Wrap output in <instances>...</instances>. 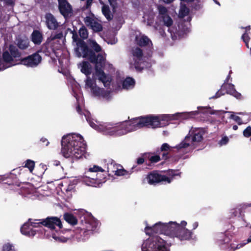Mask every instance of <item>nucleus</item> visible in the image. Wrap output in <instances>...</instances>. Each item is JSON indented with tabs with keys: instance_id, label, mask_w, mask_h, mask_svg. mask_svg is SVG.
Instances as JSON below:
<instances>
[{
	"instance_id": "f257e3e1",
	"label": "nucleus",
	"mask_w": 251,
	"mask_h": 251,
	"mask_svg": "<svg viewBox=\"0 0 251 251\" xmlns=\"http://www.w3.org/2000/svg\"><path fill=\"white\" fill-rule=\"evenodd\" d=\"M86 119L90 126L96 130L106 135L114 137L120 136L144 126L153 128L159 127L161 124L159 116L149 115L132 119L129 121H125L120 124L105 123L97 125L88 116Z\"/></svg>"
},
{
	"instance_id": "f03ea898",
	"label": "nucleus",
	"mask_w": 251,
	"mask_h": 251,
	"mask_svg": "<svg viewBox=\"0 0 251 251\" xmlns=\"http://www.w3.org/2000/svg\"><path fill=\"white\" fill-rule=\"evenodd\" d=\"M61 152L65 158L77 160L82 157L86 150V144L83 137L78 134L64 136L61 140Z\"/></svg>"
},
{
	"instance_id": "7ed1b4c3",
	"label": "nucleus",
	"mask_w": 251,
	"mask_h": 251,
	"mask_svg": "<svg viewBox=\"0 0 251 251\" xmlns=\"http://www.w3.org/2000/svg\"><path fill=\"white\" fill-rule=\"evenodd\" d=\"M40 223L42 225L51 230H54L56 227L61 229L60 233H62L65 236H56L55 234H53L52 237L56 240H58L62 242H66L68 240L75 238L78 242L83 240L82 234H84L86 232L84 228H77L75 230L63 229V225L60 219L55 216H48L45 219H43Z\"/></svg>"
},
{
	"instance_id": "20e7f679",
	"label": "nucleus",
	"mask_w": 251,
	"mask_h": 251,
	"mask_svg": "<svg viewBox=\"0 0 251 251\" xmlns=\"http://www.w3.org/2000/svg\"><path fill=\"white\" fill-rule=\"evenodd\" d=\"M72 33L73 40L76 45L75 48V52L77 57H82L93 63L97 62L98 60L100 62L103 60V57L100 54L95 56V53L89 48L86 43L78 37L76 31H74Z\"/></svg>"
},
{
	"instance_id": "39448f33",
	"label": "nucleus",
	"mask_w": 251,
	"mask_h": 251,
	"mask_svg": "<svg viewBox=\"0 0 251 251\" xmlns=\"http://www.w3.org/2000/svg\"><path fill=\"white\" fill-rule=\"evenodd\" d=\"M89 48L94 51L95 56L100 54L103 57V60L101 62L98 60L96 63H91L95 64V75L98 77V79L102 82L104 87H109L111 80L107 76L103 71L105 58L102 53H100L101 50V47L96 41H92L90 48Z\"/></svg>"
},
{
	"instance_id": "423d86ee",
	"label": "nucleus",
	"mask_w": 251,
	"mask_h": 251,
	"mask_svg": "<svg viewBox=\"0 0 251 251\" xmlns=\"http://www.w3.org/2000/svg\"><path fill=\"white\" fill-rule=\"evenodd\" d=\"M105 171L101 167L94 165L85 172L83 181L86 185L93 187H100V185L105 181Z\"/></svg>"
},
{
	"instance_id": "0eeeda50",
	"label": "nucleus",
	"mask_w": 251,
	"mask_h": 251,
	"mask_svg": "<svg viewBox=\"0 0 251 251\" xmlns=\"http://www.w3.org/2000/svg\"><path fill=\"white\" fill-rule=\"evenodd\" d=\"M142 251H170L167 242L158 236H152L144 241Z\"/></svg>"
},
{
	"instance_id": "6e6552de",
	"label": "nucleus",
	"mask_w": 251,
	"mask_h": 251,
	"mask_svg": "<svg viewBox=\"0 0 251 251\" xmlns=\"http://www.w3.org/2000/svg\"><path fill=\"white\" fill-rule=\"evenodd\" d=\"M203 139L202 133L199 130H196L192 133V134L187 135L184 140L179 144L177 145L175 148L178 151H180L183 149H186L190 146V142L194 144L195 143L201 142Z\"/></svg>"
},
{
	"instance_id": "1a4fd4ad",
	"label": "nucleus",
	"mask_w": 251,
	"mask_h": 251,
	"mask_svg": "<svg viewBox=\"0 0 251 251\" xmlns=\"http://www.w3.org/2000/svg\"><path fill=\"white\" fill-rule=\"evenodd\" d=\"M21 55V53L18 48L15 46L10 44L7 50L5 49L3 50L2 63L7 66V64L14 61V58H19Z\"/></svg>"
},
{
	"instance_id": "9d476101",
	"label": "nucleus",
	"mask_w": 251,
	"mask_h": 251,
	"mask_svg": "<svg viewBox=\"0 0 251 251\" xmlns=\"http://www.w3.org/2000/svg\"><path fill=\"white\" fill-rule=\"evenodd\" d=\"M146 179L149 184L153 185L161 182H166L168 183H170L172 180V179L166 176L160 174L158 171H152L149 173Z\"/></svg>"
},
{
	"instance_id": "9b49d317",
	"label": "nucleus",
	"mask_w": 251,
	"mask_h": 251,
	"mask_svg": "<svg viewBox=\"0 0 251 251\" xmlns=\"http://www.w3.org/2000/svg\"><path fill=\"white\" fill-rule=\"evenodd\" d=\"M41 61V56L38 53V52H36L26 57L22 58L20 59V63L28 67L34 68L37 67Z\"/></svg>"
},
{
	"instance_id": "f8f14e48",
	"label": "nucleus",
	"mask_w": 251,
	"mask_h": 251,
	"mask_svg": "<svg viewBox=\"0 0 251 251\" xmlns=\"http://www.w3.org/2000/svg\"><path fill=\"white\" fill-rule=\"evenodd\" d=\"M58 10L63 17L67 19L71 17L73 13L72 6L67 0H57Z\"/></svg>"
},
{
	"instance_id": "ddd939ff",
	"label": "nucleus",
	"mask_w": 251,
	"mask_h": 251,
	"mask_svg": "<svg viewBox=\"0 0 251 251\" xmlns=\"http://www.w3.org/2000/svg\"><path fill=\"white\" fill-rule=\"evenodd\" d=\"M131 52L134 61V65L135 69L138 71H142L143 69V67L141 66L143 63V50L138 47H133Z\"/></svg>"
},
{
	"instance_id": "4468645a",
	"label": "nucleus",
	"mask_w": 251,
	"mask_h": 251,
	"mask_svg": "<svg viewBox=\"0 0 251 251\" xmlns=\"http://www.w3.org/2000/svg\"><path fill=\"white\" fill-rule=\"evenodd\" d=\"M165 227L166 223L159 222L155 224L152 226H147L145 230L146 234L149 235L157 233L165 234Z\"/></svg>"
},
{
	"instance_id": "2eb2a0df",
	"label": "nucleus",
	"mask_w": 251,
	"mask_h": 251,
	"mask_svg": "<svg viewBox=\"0 0 251 251\" xmlns=\"http://www.w3.org/2000/svg\"><path fill=\"white\" fill-rule=\"evenodd\" d=\"M45 19L46 25L49 29L56 30L60 26L59 23L51 13H47L45 15Z\"/></svg>"
},
{
	"instance_id": "dca6fc26",
	"label": "nucleus",
	"mask_w": 251,
	"mask_h": 251,
	"mask_svg": "<svg viewBox=\"0 0 251 251\" xmlns=\"http://www.w3.org/2000/svg\"><path fill=\"white\" fill-rule=\"evenodd\" d=\"M235 90L234 85L231 83L223 84L221 89L218 90L215 95L210 99H217L224 95L225 93L231 95Z\"/></svg>"
},
{
	"instance_id": "f3484780",
	"label": "nucleus",
	"mask_w": 251,
	"mask_h": 251,
	"mask_svg": "<svg viewBox=\"0 0 251 251\" xmlns=\"http://www.w3.org/2000/svg\"><path fill=\"white\" fill-rule=\"evenodd\" d=\"M193 232L186 228L179 226L176 237L180 241H189L193 239Z\"/></svg>"
},
{
	"instance_id": "a211bd4d",
	"label": "nucleus",
	"mask_w": 251,
	"mask_h": 251,
	"mask_svg": "<svg viewBox=\"0 0 251 251\" xmlns=\"http://www.w3.org/2000/svg\"><path fill=\"white\" fill-rule=\"evenodd\" d=\"M165 235L172 237H176L179 226L176 222H169L166 223Z\"/></svg>"
},
{
	"instance_id": "6ab92c4d",
	"label": "nucleus",
	"mask_w": 251,
	"mask_h": 251,
	"mask_svg": "<svg viewBox=\"0 0 251 251\" xmlns=\"http://www.w3.org/2000/svg\"><path fill=\"white\" fill-rule=\"evenodd\" d=\"M84 22L87 26H90L95 32H98L102 30V25L92 17L87 16L84 19Z\"/></svg>"
},
{
	"instance_id": "aec40b11",
	"label": "nucleus",
	"mask_w": 251,
	"mask_h": 251,
	"mask_svg": "<svg viewBox=\"0 0 251 251\" xmlns=\"http://www.w3.org/2000/svg\"><path fill=\"white\" fill-rule=\"evenodd\" d=\"M31 220V219H29L21 227V232L23 235L30 237L34 236L36 234V231L32 228L30 224Z\"/></svg>"
},
{
	"instance_id": "412c9836",
	"label": "nucleus",
	"mask_w": 251,
	"mask_h": 251,
	"mask_svg": "<svg viewBox=\"0 0 251 251\" xmlns=\"http://www.w3.org/2000/svg\"><path fill=\"white\" fill-rule=\"evenodd\" d=\"M30 39L34 44L40 45L44 40L43 34L42 31L34 29L31 34Z\"/></svg>"
},
{
	"instance_id": "4be33fe9",
	"label": "nucleus",
	"mask_w": 251,
	"mask_h": 251,
	"mask_svg": "<svg viewBox=\"0 0 251 251\" xmlns=\"http://www.w3.org/2000/svg\"><path fill=\"white\" fill-rule=\"evenodd\" d=\"M135 41L140 47H146L149 45L150 43H151V40L145 35L136 36Z\"/></svg>"
},
{
	"instance_id": "5701e85b",
	"label": "nucleus",
	"mask_w": 251,
	"mask_h": 251,
	"mask_svg": "<svg viewBox=\"0 0 251 251\" xmlns=\"http://www.w3.org/2000/svg\"><path fill=\"white\" fill-rule=\"evenodd\" d=\"M29 39L26 37H20L17 39V46L22 50L27 49L29 46Z\"/></svg>"
},
{
	"instance_id": "b1692460",
	"label": "nucleus",
	"mask_w": 251,
	"mask_h": 251,
	"mask_svg": "<svg viewBox=\"0 0 251 251\" xmlns=\"http://www.w3.org/2000/svg\"><path fill=\"white\" fill-rule=\"evenodd\" d=\"M160 154H158L156 152V154L154 153H149L148 154H145L147 156L148 155V158L149 160V162H146V164L148 166H151V164H154L159 162L161 160V157L159 155Z\"/></svg>"
},
{
	"instance_id": "393cba45",
	"label": "nucleus",
	"mask_w": 251,
	"mask_h": 251,
	"mask_svg": "<svg viewBox=\"0 0 251 251\" xmlns=\"http://www.w3.org/2000/svg\"><path fill=\"white\" fill-rule=\"evenodd\" d=\"M81 72L86 76L90 75L92 71V67L88 61H84L81 63Z\"/></svg>"
},
{
	"instance_id": "a878e982",
	"label": "nucleus",
	"mask_w": 251,
	"mask_h": 251,
	"mask_svg": "<svg viewBox=\"0 0 251 251\" xmlns=\"http://www.w3.org/2000/svg\"><path fill=\"white\" fill-rule=\"evenodd\" d=\"M64 219L69 224L72 226H74L77 224V219L76 218L72 213H65L63 215Z\"/></svg>"
},
{
	"instance_id": "bb28decb",
	"label": "nucleus",
	"mask_w": 251,
	"mask_h": 251,
	"mask_svg": "<svg viewBox=\"0 0 251 251\" xmlns=\"http://www.w3.org/2000/svg\"><path fill=\"white\" fill-rule=\"evenodd\" d=\"M93 94L95 96H102L105 97L107 95V92L103 89L100 88L95 85L93 88L91 89Z\"/></svg>"
},
{
	"instance_id": "cd10ccee",
	"label": "nucleus",
	"mask_w": 251,
	"mask_h": 251,
	"mask_svg": "<svg viewBox=\"0 0 251 251\" xmlns=\"http://www.w3.org/2000/svg\"><path fill=\"white\" fill-rule=\"evenodd\" d=\"M101 11L102 14L105 16L106 19L110 21L113 19V15L111 13L109 7L107 5H103L102 6Z\"/></svg>"
},
{
	"instance_id": "c85d7f7f",
	"label": "nucleus",
	"mask_w": 251,
	"mask_h": 251,
	"mask_svg": "<svg viewBox=\"0 0 251 251\" xmlns=\"http://www.w3.org/2000/svg\"><path fill=\"white\" fill-rule=\"evenodd\" d=\"M135 85V80L133 78L128 77H126L123 82L122 86L124 89H129L133 87Z\"/></svg>"
},
{
	"instance_id": "c756f323",
	"label": "nucleus",
	"mask_w": 251,
	"mask_h": 251,
	"mask_svg": "<svg viewBox=\"0 0 251 251\" xmlns=\"http://www.w3.org/2000/svg\"><path fill=\"white\" fill-rule=\"evenodd\" d=\"M160 21L162 22L164 24V25L167 27L171 26L173 24L172 19L168 14L164 16H160Z\"/></svg>"
},
{
	"instance_id": "7c9ffc66",
	"label": "nucleus",
	"mask_w": 251,
	"mask_h": 251,
	"mask_svg": "<svg viewBox=\"0 0 251 251\" xmlns=\"http://www.w3.org/2000/svg\"><path fill=\"white\" fill-rule=\"evenodd\" d=\"M36 52H38V53L39 54L40 52L43 53L45 54L46 56H50V50L49 48V44L48 43H45L43 44L40 50H37Z\"/></svg>"
},
{
	"instance_id": "2f4dec72",
	"label": "nucleus",
	"mask_w": 251,
	"mask_h": 251,
	"mask_svg": "<svg viewBox=\"0 0 251 251\" xmlns=\"http://www.w3.org/2000/svg\"><path fill=\"white\" fill-rule=\"evenodd\" d=\"M220 244H225L228 243L231 239L226 234L221 233L219 235L218 239Z\"/></svg>"
},
{
	"instance_id": "473e14b6",
	"label": "nucleus",
	"mask_w": 251,
	"mask_h": 251,
	"mask_svg": "<svg viewBox=\"0 0 251 251\" xmlns=\"http://www.w3.org/2000/svg\"><path fill=\"white\" fill-rule=\"evenodd\" d=\"M78 33L80 38H82L81 39L83 40L88 38V32L87 28L84 25L80 28Z\"/></svg>"
},
{
	"instance_id": "72a5a7b5",
	"label": "nucleus",
	"mask_w": 251,
	"mask_h": 251,
	"mask_svg": "<svg viewBox=\"0 0 251 251\" xmlns=\"http://www.w3.org/2000/svg\"><path fill=\"white\" fill-rule=\"evenodd\" d=\"M0 183L3 184H7L11 185L13 184L12 180L8 176H0Z\"/></svg>"
},
{
	"instance_id": "f704fd0d",
	"label": "nucleus",
	"mask_w": 251,
	"mask_h": 251,
	"mask_svg": "<svg viewBox=\"0 0 251 251\" xmlns=\"http://www.w3.org/2000/svg\"><path fill=\"white\" fill-rule=\"evenodd\" d=\"M34 166H35L34 161H33L31 160H30V159L27 160L25 162V165L24 166V167L27 168L29 169L30 172H31V173L32 172V171L34 168Z\"/></svg>"
},
{
	"instance_id": "c9c22d12",
	"label": "nucleus",
	"mask_w": 251,
	"mask_h": 251,
	"mask_svg": "<svg viewBox=\"0 0 251 251\" xmlns=\"http://www.w3.org/2000/svg\"><path fill=\"white\" fill-rule=\"evenodd\" d=\"M87 79L85 81V85L88 88H91V89L94 87L95 85H96V80H93L91 78L90 75L86 76Z\"/></svg>"
},
{
	"instance_id": "e433bc0d",
	"label": "nucleus",
	"mask_w": 251,
	"mask_h": 251,
	"mask_svg": "<svg viewBox=\"0 0 251 251\" xmlns=\"http://www.w3.org/2000/svg\"><path fill=\"white\" fill-rule=\"evenodd\" d=\"M171 147L167 143H163L160 147V149L156 150V153L160 154L162 151H168L170 150Z\"/></svg>"
},
{
	"instance_id": "4c0bfd02",
	"label": "nucleus",
	"mask_w": 251,
	"mask_h": 251,
	"mask_svg": "<svg viewBox=\"0 0 251 251\" xmlns=\"http://www.w3.org/2000/svg\"><path fill=\"white\" fill-rule=\"evenodd\" d=\"M1 251H16V250L13 244L7 243L3 245Z\"/></svg>"
},
{
	"instance_id": "58836bf2",
	"label": "nucleus",
	"mask_w": 251,
	"mask_h": 251,
	"mask_svg": "<svg viewBox=\"0 0 251 251\" xmlns=\"http://www.w3.org/2000/svg\"><path fill=\"white\" fill-rule=\"evenodd\" d=\"M189 9L185 5L181 7L179 14L181 17H184L189 14Z\"/></svg>"
},
{
	"instance_id": "ea45409f",
	"label": "nucleus",
	"mask_w": 251,
	"mask_h": 251,
	"mask_svg": "<svg viewBox=\"0 0 251 251\" xmlns=\"http://www.w3.org/2000/svg\"><path fill=\"white\" fill-rule=\"evenodd\" d=\"M243 136L246 138H251V126H247L243 132Z\"/></svg>"
},
{
	"instance_id": "a19ab883",
	"label": "nucleus",
	"mask_w": 251,
	"mask_h": 251,
	"mask_svg": "<svg viewBox=\"0 0 251 251\" xmlns=\"http://www.w3.org/2000/svg\"><path fill=\"white\" fill-rule=\"evenodd\" d=\"M42 219H32V220L30 222V224L32 228L38 227L40 225H41L40 223Z\"/></svg>"
},
{
	"instance_id": "79ce46f5",
	"label": "nucleus",
	"mask_w": 251,
	"mask_h": 251,
	"mask_svg": "<svg viewBox=\"0 0 251 251\" xmlns=\"http://www.w3.org/2000/svg\"><path fill=\"white\" fill-rule=\"evenodd\" d=\"M158 10L159 11V13L160 15V16H164L167 14V8L162 5H159L158 7Z\"/></svg>"
},
{
	"instance_id": "37998d69",
	"label": "nucleus",
	"mask_w": 251,
	"mask_h": 251,
	"mask_svg": "<svg viewBox=\"0 0 251 251\" xmlns=\"http://www.w3.org/2000/svg\"><path fill=\"white\" fill-rule=\"evenodd\" d=\"M230 118L234 120L239 125H241L244 124L242 119L238 116L232 114L230 116Z\"/></svg>"
},
{
	"instance_id": "c03bdc74",
	"label": "nucleus",
	"mask_w": 251,
	"mask_h": 251,
	"mask_svg": "<svg viewBox=\"0 0 251 251\" xmlns=\"http://www.w3.org/2000/svg\"><path fill=\"white\" fill-rule=\"evenodd\" d=\"M128 174L127 171L125 169H118L115 173V175L118 176H125Z\"/></svg>"
},
{
	"instance_id": "a18cd8bd",
	"label": "nucleus",
	"mask_w": 251,
	"mask_h": 251,
	"mask_svg": "<svg viewBox=\"0 0 251 251\" xmlns=\"http://www.w3.org/2000/svg\"><path fill=\"white\" fill-rule=\"evenodd\" d=\"M229 142V139L227 136H224L219 142V144L222 146L226 145Z\"/></svg>"
},
{
	"instance_id": "49530a36",
	"label": "nucleus",
	"mask_w": 251,
	"mask_h": 251,
	"mask_svg": "<svg viewBox=\"0 0 251 251\" xmlns=\"http://www.w3.org/2000/svg\"><path fill=\"white\" fill-rule=\"evenodd\" d=\"M63 34L62 31L56 33L55 35L51 36V40H54L57 39H61L63 38Z\"/></svg>"
},
{
	"instance_id": "de8ad7c7",
	"label": "nucleus",
	"mask_w": 251,
	"mask_h": 251,
	"mask_svg": "<svg viewBox=\"0 0 251 251\" xmlns=\"http://www.w3.org/2000/svg\"><path fill=\"white\" fill-rule=\"evenodd\" d=\"M231 95L234 96V97L239 100H241L242 98L241 94L238 92H237L236 90L234 91V92H233L231 94Z\"/></svg>"
},
{
	"instance_id": "09e8293b",
	"label": "nucleus",
	"mask_w": 251,
	"mask_h": 251,
	"mask_svg": "<svg viewBox=\"0 0 251 251\" xmlns=\"http://www.w3.org/2000/svg\"><path fill=\"white\" fill-rule=\"evenodd\" d=\"M40 143L42 146H48L50 144V142L48 141L47 139L43 137L40 139Z\"/></svg>"
},
{
	"instance_id": "8fccbe9b",
	"label": "nucleus",
	"mask_w": 251,
	"mask_h": 251,
	"mask_svg": "<svg viewBox=\"0 0 251 251\" xmlns=\"http://www.w3.org/2000/svg\"><path fill=\"white\" fill-rule=\"evenodd\" d=\"M169 175L170 176H172L171 178V177H170V178L172 179H173V177H174V176H180V174L179 173H177L176 171H175V170H173L169 171Z\"/></svg>"
},
{
	"instance_id": "3c124183",
	"label": "nucleus",
	"mask_w": 251,
	"mask_h": 251,
	"mask_svg": "<svg viewBox=\"0 0 251 251\" xmlns=\"http://www.w3.org/2000/svg\"><path fill=\"white\" fill-rule=\"evenodd\" d=\"M110 5L111 6V7L113 8V9H115L117 5V0H108Z\"/></svg>"
},
{
	"instance_id": "603ef678",
	"label": "nucleus",
	"mask_w": 251,
	"mask_h": 251,
	"mask_svg": "<svg viewBox=\"0 0 251 251\" xmlns=\"http://www.w3.org/2000/svg\"><path fill=\"white\" fill-rule=\"evenodd\" d=\"M241 209L240 208H235L231 210L232 216L236 217L238 213H240Z\"/></svg>"
},
{
	"instance_id": "864d4df0",
	"label": "nucleus",
	"mask_w": 251,
	"mask_h": 251,
	"mask_svg": "<svg viewBox=\"0 0 251 251\" xmlns=\"http://www.w3.org/2000/svg\"><path fill=\"white\" fill-rule=\"evenodd\" d=\"M145 162V158L143 157H140L137 159L136 163L138 165H141Z\"/></svg>"
},
{
	"instance_id": "5fc2aeb1",
	"label": "nucleus",
	"mask_w": 251,
	"mask_h": 251,
	"mask_svg": "<svg viewBox=\"0 0 251 251\" xmlns=\"http://www.w3.org/2000/svg\"><path fill=\"white\" fill-rule=\"evenodd\" d=\"M3 1L5 5L8 6H13L14 5V2L13 0H3Z\"/></svg>"
},
{
	"instance_id": "6e6d98bb",
	"label": "nucleus",
	"mask_w": 251,
	"mask_h": 251,
	"mask_svg": "<svg viewBox=\"0 0 251 251\" xmlns=\"http://www.w3.org/2000/svg\"><path fill=\"white\" fill-rule=\"evenodd\" d=\"M163 153L162 154V159H163V160H167V159L169 158V153L168 152V151H162Z\"/></svg>"
},
{
	"instance_id": "4d7b16f0",
	"label": "nucleus",
	"mask_w": 251,
	"mask_h": 251,
	"mask_svg": "<svg viewBox=\"0 0 251 251\" xmlns=\"http://www.w3.org/2000/svg\"><path fill=\"white\" fill-rule=\"evenodd\" d=\"M242 39H243V40L244 41H247V40H249L250 38L249 35L246 32H245L242 36Z\"/></svg>"
},
{
	"instance_id": "13d9d810",
	"label": "nucleus",
	"mask_w": 251,
	"mask_h": 251,
	"mask_svg": "<svg viewBox=\"0 0 251 251\" xmlns=\"http://www.w3.org/2000/svg\"><path fill=\"white\" fill-rule=\"evenodd\" d=\"M76 111L80 115L82 114V110L80 107V104L78 102H77V105L76 106Z\"/></svg>"
},
{
	"instance_id": "bf43d9fd",
	"label": "nucleus",
	"mask_w": 251,
	"mask_h": 251,
	"mask_svg": "<svg viewBox=\"0 0 251 251\" xmlns=\"http://www.w3.org/2000/svg\"><path fill=\"white\" fill-rule=\"evenodd\" d=\"M93 0H87L86 3V8H89L92 4Z\"/></svg>"
},
{
	"instance_id": "052dcab7",
	"label": "nucleus",
	"mask_w": 251,
	"mask_h": 251,
	"mask_svg": "<svg viewBox=\"0 0 251 251\" xmlns=\"http://www.w3.org/2000/svg\"><path fill=\"white\" fill-rule=\"evenodd\" d=\"M187 225V222L185 221H182L180 224H178V226L183 228H186L185 226Z\"/></svg>"
},
{
	"instance_id": "680f3d73",
	"label": "nucleus",
	"mask_w": 251,
	"mask_h": 251,
	"mask_svg": "<svg viewBox=\"0 0 251 251\" xmlns=\"http://www.w3.org/2000/svg\"><path fill=\"white\" fill-rule=\"evenodd\" d=\"M242 246L240 244L237 245L236 247H235L234 245H231V248L233 249V251H235L238 249H239Z\"/></svg>"
},
{
	"instance_id": "e2e57ef3",
	"label": "nucleus",
	"mask_w": 251,
	"mask_h": 251,
	"mask_svg": "<svg viewBox=\"0 0 251 251\" xmlns=\"http://www.w3.org/2000/svg\"><path fill=\"white\" fill-rule=\"evenodd\" d=\"M52 164L54 166H57L58 165H60V161H59L58 160H54L52 161Z\"/></svg>"
},
{
	"instance_id": "0e129e2a",
	"label": "nucleus",
	"mask_w": 251,
	"mask_h": 251,
	"mask_svg": "<svg viewBox=\"0 0 251 251\" xmlns=\"http://www.w3.org/2000/svg\"><path fill=\"white\" fill-rule=\"evenodd\" d=\"M198 226V223L195 222L193 224V229H195Z\"/></svg>"
},
{
	"instance_id": "69168bd1",
	"label": "nucleus",
	"mask_w": 251,
	"mask_h": 251,
	"mask_svg": "<svg viewBox=\"0 0 251 251\" xmlns=\"http://www.w3.org/2000/svg\"><path fill=\"white\" fill-rule=\"evenodd\" d=\"M231 73H232V72H231V71H230L229 72V73L228 75L227 76L226 79L225 81L224 84H226V83L228 81V79H229V78L230 77V74Z\"/></svg>"
},
{
	"instance_id": "338daca9",
	"label": "nucleus",
	"mask_w": 251,
	"mask_h": 251,
	"mask_svg": "<svg viewBox=\"0 0 251 251\" xmlns=\"http://www.w3.org/2000/svg\"><path fill=\"white\" fill-rule=\"evenodd\" d=\"M164 2L166 3H171L174 0H162Z\"/></svg>"
},
{
	"instance_id": "774afa93",
	"label": "nucleus",
	"mask_w": 251,
	"mask_h": 251,
	"mask_svg": "<svg viewBox=\"0 0 251 251\" xmlns=\"http://www.w3.org/2000/svg\"><path fill=\"white\" fill-rule=\"evenodd\" d=\"M238 128V127L237 125H234L233 126H232V129L234 130H237Z\"/></svg>"
}]
</instances>
